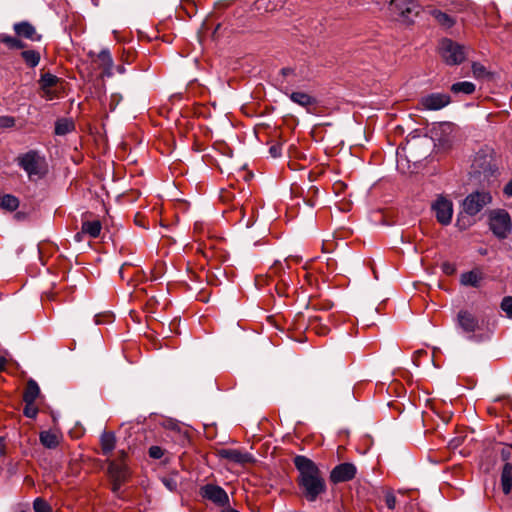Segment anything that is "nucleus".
I'll use <instances>...</instances> for the list:
<instances>
[{"label": "nucleus", "instance_id": "obj_4", "mask_svg": "<svg viewBox=\"0 0 512 512\" xmlns=\"http://www.w3.org/2000/svg\"><path fill=\"white\" fill-rule=\"evenodd\" d=\"M388 9L396 20L412 23L419 15L421 6L416 0H391Z\"/></svg>", "mask_w": 512, "mask_h": 512}, {"label": "nucleus", "instance_id": "obj_17", "mask_svg": "<svg viewBox=\"0 0 512 512\" xmlns=\"http://www.w3.org/2000/svg\"><path fill=\"white\" fill-rule=\"evenodd\" d=\"M40 395V388L36 381L30 379L27 382L25 391L23 393V400L25 403H35L36 399Z\"/></svg>", "mask_w": 512, "mask_h": 512}, {"label": "nucleus", "instance_id": "obj_5", "mask_svg": "<svg viewBox=\"0 0 512 512\" xmlns=\"http://www.w3.org/2000/svg\"><path fill=\"white\" fill-rule=\"evenodd\" d=\"M489 228L498 239H506L512 230L509 213L504 209H494L488 214Z\"/></svg>", "mask_w": 512, "mask_h": 512}, {"label": "nucleus", "instance_id": "obj_28", "mask_svg": "<svg viewBox=\"0 0 512 512\" xmlns=\"http://www.w3.org/2000/svg\"><path fill=\"white\" fill-rule=\"evenodd\" d=\"M58 81V78L50 73H44L40 79V86L42 90L47 91L49 88L54 86Z\"/></svg>", "mask_w": 512, "mask_h": 512}, {"label": "nucleus", "instance_id": "obj_14", "mask_svg": "<svg viewBox=\"0 0 512 512\" xmlns=\"http://www.w3.org/2000/svg\"><path fill=\"white\" fill-rule=\"evenodd\" d=\"M15 33L31 41H40L41 36L36 32L35 27L26 21L14 24Z\"/></svg>", "mask_w": 512, "mask_h": 512}, {"label": "nucleus", "instance_id": "obj_41", "mask_svg": "<svg viewBox=\"0 0 512 512\" xmlns=\"http://www.w3.org/2000/svg\"><path fill=\"white\" fill-rule=\"evenodd\" d=\"M270 153L273 157H278L280 155V151H279V148L276 147V146H272L270 148Z\"/></svg>", "mask_w": 512, "mask_h": 512}, {"label": "nucleus", "instance_id": "obj_20", "mask_svg": "<svg viewBox=\"0 0 512 512\" xmlns=\"http://www.w3.org/2000/svg\"><path fill=\"white\" fill-rule=\"evenodd\" d=\"M40 442L46 448L53 449L59 444V435L52 431H43L40 433Z\"/></svg>", "mask_w": 512, "mask_h": 512}, {"label": "nucleus", "instance_id": "obj_25", "mask_svg": "<svg viewBox=\"0 0 512 512\" xmlns=\"http://www.w3.org/2000/svg\"><path fill=\"white\" fill-rule=\"evenodd\" d=\"M0 205L8 211H14L19 206V200L15 196L7 194L1 198Z\"/></svg>", "mask_w": 512, "mask_h": 512}, {"label": "nucleus", "instance_id": "obj_29", "mask_svg": "<svg viewBox=\"0 0 512 512\" xmlns=\"http://www.w3.org/2000/svg\"><path fill=\"white\" fill-rule=\"evenodd\" d=\"M35 512H53L50 504L43 498H36L33 502Z\"/></svg>", "mask_w": 512, "mask_h": 512}, {"label": "nucleus", "instance_id": "obj_30", "mask_svg": "<svg viewBox=\"0 0 512 512\" xmlns=\"http://www.w3.org/2000/svg\"><path fill=\"white\" fill-rule=\"evenodd\" d=\"M472 73L475 78H484L488 74L485 66L480 63H473Z\"/></svg>", "mask_w": 512, "mask_h": 512}, {"label": "nucleus", "instance_id": "obj_16", "mask_svg": "<svg viewBox=\"0 0 512 512\" xmlns=\"http://www.w3.org/2000/svg\"><path fill=\"white\" fill-rule=\"evenodd\" d=\"M100 445L103 455L109 456L115 448L116 438L112 432H103L100 437Z\"/></svg>", "mask_w": 512, "mask_h": 512}, {"label": "nucleus", "instance_id": "obj_1", "mask_svg": "<svg viewBox=\"0 0 512 512\" xmlns=\"http://www.w3.org/2000/svg\"><path fill=\"white\" fill-rule=\"evenodd\" d=\"M294 464L299 471V486L304 497L315 501L326 490V484L315 463L305 456H296Z\"/></svg>", "mask_w": 512, "mask_h": 512}, {"label": "nucleus", "instance_id": "obj_12", "mask_svg": "<svg viewBox=\"0 0 512 512\" xmlns=\"http://www.w3.org/2000/svg\"><path fill=\"white\" fill-rule=\"evenodd\" d=\"M356 475V467L351 463H342L334 467L330 474V480L333 483L346 482L353 479Z\"/></svg>", "mask_w": 512, "mask_h": 512}, {"label": "nucleus", "instance_id": "obj_40", "mask_svg": "<svg viewBox=\"0 0 512 512\" xmlns=\"http://www.w3.org/2000/svg\"><path fill=\"white\" fill-rule=\"evenodd\" d=\"M6 445L3 438H0V457L5 454Z\"/></svg>", "mask_w": 512, "mask_h": 512}, {"label": "nucleus", "instance_id": "obj_22", "mask_svg": "<svg viewBox=\"0 0 512 512\" xmlns=\"http://www.w3.org/2000/svg\"><path fill=\"white\" fill-rule=\"evenodd\" d=\"M290 99L303 107L314 105L316 100L307 93L304 92H293L290 95Z\"/></svg>", "mask_w": 512, "mask_h": 512}, {"label": "nucleus", "instance_id": "obj_8", "mask_svg": "<svg viewBox=\"0 0 512 512\" xmlns=\"http://www.w3.org/2000/svg\"><path fill=\"white\" fill-rule=\"evenodd\" d=\"M435 216L439 223L448 225L451 222L453 215L452 202L444 197H439L432 205Z\"/></svg>", "mask_w": 512, "mask_h": 512}, {"label": "nucleus", "instance_id": "obj_7", "mask_svg": "<svg viewBox=\"0 0 512 512\" xmlns=\"http://www.w3.org/2000/svg\"><path fill=\"white\" fill-rule=\"evenodd\" d=\"M440 52L444 61L449 65L460 64L465 59L464 48L448 39L441 42Z\"/></svg>", "mask_w": 512, "mask_h": 512}, {"label": "nucleus", "instance_id": "obj_15", "mask_svg": "<svg viewBox=\"0 0 512 512\" xmlns=\"http://www.w3.org/2000/svg\"><path fill=\"white\" fill-rule=\"evenodd\" d=\"M221 455L235 463L244 464L252 460V456L248 453H243L237 449L223 450Z\"/></svg>", "mask_w": 512, "mask_h": 512}, {"label": "nucleus", "instance_id": "obj_2", "mask_svg": "<svg viewBox=\"0 0 512 512\" xmlns=\"http://www.w3.org/2000/svg\"><path fill=\"white\" fill-rule=\"evenodd\" d=\"M126 452L120 451L118 458L115 460H108V476L112 482V491L117 493L121 486L130 478V470L125 462Z\"/></svg>", "mask_w": 512, "mask_h": 512}, {"label": "nucleus", "instance_id": "obj_13", "mask_svg": "<svg viewBox=\"0 0 512 512\" xmlns=\"http://www.w3.org/2000/svg\"><path fill=\"white\" fill-rule=\"evenodd\" d=\"M459 327L467 333H473L479 328L478 319L469 311L461 310L457 315Z\"/></svg>", "mask_w": 512, "mask_h": 512}, {"label": "nucleus", "instance_id": "obj_44", "mask_svg": "<svg viewBox=\"0 0 512 512\" xmlns=\"http://www.w3.org/2000/svg\"><path fill=\"white\" fill-rule=\"evenodd\" d=\"M222 512H239V511L229 508V509L223 510Z\"/></svg>", "mask_w": 512, "mask_h": 512}, {"label": "nucleus", "instance_id": "obj_19", "mask_svg": "<svg viewBox=\"0 0 512 512\" xmlns=\"http://www.w3.org/2000/svg\"><path fill=\"white\" fill-rule=\"evenodd\" d=\"M501 484L504 494H509L512 489V465L506 463L501 475Z\"/></svg>", "mask_w": 512, "mask_h": 512}, {"label": "nucleus", "instance_id": "obj_42", "mask_svg": "<svg viewBox=\"0 0 512 512\" xmlns=\"http://www.w3.org/2000/svg\"><path fill=\"white\" fill-rule=\"evenodd\" d=\"M7 360L4 357H0V372L6 367Z\"/></svg>", "mask_w": 512, "mask_h": 512}, {"label": "nucleus", "instance_id": "obj_33", "mask_svg": "<svg viewBox=\"0 0 512 512\" xmlns=\"http://www.w3.org/2000/svg\"><path fill=\"white\" fill-rule=\"evenodd\" d=\"M15 125V119L12 116H0V128H11Z\"/></svg>", "mask_w": 512, "mask_h": 512}, {"label": "nucleus", "instance_id": "obj_34", "mask_svg": "<svg viewBox=\"0 0 512 512\" xmlns=\"http://www.w3.org/2000/svg\"><path fill=\"white\" fill-rule=\"evenodd\" d=\"M164 455V450L159 446L149 448V456L153 459H160Z\"/></svg>", "mask_w": 512, "mask_h": 512}, {"label": "nucleus", "instance_id": "obj_26", "mask_svg": "<svg viewBox=\"0 0 512 512\" xmlns=\"http://www.w3.org/2000/svg\"><path fill=\"white\" fill-rule=\"evenodd\" d=\"M74 125L72 121L67 119H61L56 122L55 133L57 135H65L73 129Z\"/></svg>", "mask_w": 512, "mask_h": 512}, {"label": "nucleus", "instance_id": "obj_46", "mask_svg": "<svg viewBox=\"0 0 512 512\" xmlns=\"http://www.w3.org/2000/svg\"><path fill=\"white\" fill-rule=\"evenodd\" d=\"M19 512H31L29 509L27 510H20Z\"/></svg>", "mask_w": 512, "mask_h": 512}, {"label": "nucleus", "instance_id": "obj_18", "mask_svg": "<svg viewBox=\"0 0 512 512\" xmlns=\"http://www.w3.org/2000/svg\"><path fill=\"white\" fill-rule=\"evenodd\" d=\"M82 233L88 235L91 238H97L100 235L102 225L100 221H85L82 223Z\"/></svg>", "mask_w": 512, "mask_h": 512}, {"label": "nucleus", "instance_id": "obj_23", "mask_svg": "<svg viewBox=\"0 0 512 512\" xmlns=\"http://www.w3.org/2000/svg\"><path fill=\"white\" fill-rule=\"evenodd\" d=\"M21 56L25 63L31 68L36 67L40 62V53L36 50H24Z\"/></svg>", "mask_w": 512, "mask_h": 512}, {"label": "nucleus", "instance_id": "obj_11", "mask_svg": "<svg viewBox=\"0 0 512 512\" xmlns=\"http://www.w3.org/2000/svg\"><path fill=\"white\" fill-rule=\"evenodd\" d=\"M202 497L212 501L217 505H225L228 503L229 498L223 488L213 484H207L201 488Z\"/></svg>", "mask_w": 512, "mask_h": 512}, {"label": "nucleus", "instance_id": "obj_39", "mask_svg": "<svg viewBox=\"0 0 512 512\" xmlns=\"http://www.w3.org/2000/svg\"><path fill=\"white\" fill-rule=\"evenodd\" d=\"M504 194L508 197H512V179L505 185Z\"/></svg>", "mask_w": 512, "mask_h": 512}, {"label": "nucleus", "instance_id": "obj_43", "mask_svg": "<svg viewBox=\"0 0 512 512\" xmlns=\"http://www.w3.org/2000/svg\"><path fill=\"white\" fill-rule=\"evenodd\" d=\"M83 235H84V233H82V231H81V232H79V233H77V234L75 235V240H76L77 242H80V241L82 240Z\"/></svg>", "mask_w": 512, "mask_h": 512}, {"label": "nucleus", "instance_id": "obj_45", "mask_svg": "<svg viewBox=\"0 0 512 512\" xmlns=\"http://www.w3.org/2000/svg\"><path fill=\"white\" fill-rule=\"evenodd\" d=\"M118 71H119L120 73H123V72H124V68H123V67H119V68H118Z\"/></svg>", "mask_w": 512, "mask_h": 512}, {"label": "nucleus", "instance_id": "obj_3", "mask_svg": "<svg viewBox=\"0 0 512 512\" xmlns=\"http://www.w3.org/2000/svg\"><path fill=\"white\" fill-rule=\"evenodd\" d=\"M17 162L32 181L42 178L46 173L45 159L36 151L32 150L20 155Z\"/></svg>", "mask_w": 512, "mask_h": 512}, {"label": "nucleus", "instance_id": "obj_6", "mask_svg": "<svg viewBox=\"0 0 512 512\" xmlns=\"http://www.w3.org/2000/svg\"><path fill=\"white\" fill-rule=\"evenodd\" d=\"M492 201L489 192L476 191L469 194L463 201V210L466 214L474 216Z\"/></svg>", "mask_w": 512, "mask_h": 512}, {"label": "nucleus", "instance_id": "obj_10", "mask_svg": "<svg viewBox=\"0 0 512 512\" xmlns=\"http://www.w3.org/2000/svg\"><path fill=\"white\" fill-rule=\"evenodd\" d=\"M450 96L445 93H431L423 96L420 104L426 110H439L450 103Z\"/></svg>", "mask_w": 512, "mask_h": 512}, {"label": "nucleus", "instance_id": "obj_36", "mask_svg": "<svg viewBox=\"0 0 512 512\" xmlns=\"http://www.w3.org/2000/svg\"><path fill=\"white\" fill-rule=\"evenodd\" d=\"M385 502H386V505L389 509H394L395 508V505H396V497L392 494H388L386 497H385Z\"/></svg>", "mask_w": 512, "mask_h": 512}, {"label": "nucleus", "instance_id": "obj_31", "mask_svg": "<svg viewBox=\"0 0 512 512\" xmlns=\"http://www.w3.org/2000/svg\"><path fill=\"white\" fill-rule=\"evenodd\" d=\"M501 309L506 313L507 317L512 318V296H506L502 299Z\"/></svg>", "mask_w": 512, "mask_h": 512}, {"label": "nucleus", "instance_id": "obj_35", "mask_svg": "<svg viewBox=\"0 0 512 512\" xmlns=\"http://www.w3.org/2000/svg\"><path fill=\"white\" fill-rule=\"evenodd\" d=\"M162 483L168 488L170 491H175L177 489V482L173 478H163Z\"/></svg>", "mask_w": 512, "mask_h": 512}, {"label": "nucleus", "instance_id": "obj_24", "mask_svg": "<svg viewBox=\"0 0 512 512\" xmlns=\"http://www.w3.org/2000/svg\"><path fill=\"white\" fill-rule=\"evenodd\" d=\"M451 91L453 93H464L468 95L475 91V85L468 81L458 82L451 86Z\"/></svg>", "mask_w": 512, "mask_h": 512}, {"label": "nucleus", "instance_id": "obj_38", "mask_svg": "<svg viewBox=\"0 0 512 512\" xmlns=\"http://www.w3.org/2000/svg\"><path fill=\"white\" fill-rule=\"evenodd\" d=\"M502 457L504 460H507L512 455V447L507 446L502 449Z\"/></svg>", "mask_w": 512, "mask_h": 512}, {"label": "nucleus", "instance_id": "obj_9", "mask_svg": "<svg viewBox=\"0 0 512 512\" xmlns=\"http://www.w3.org/2000/svg\"><path fill=\"white\" fill-rule=\"evenodd\" d=\"M93 63L97 65L99 69L102 70V75L110 77L113 75V59L109 49H102L99 53H90L89 54Z\"/></svg>", "mask_w": 512, "mask_h": 512}, {"label": "nucleus", "instance_id": "obj_27", "mask_svg": "<svg viewBox=\"0 0 512 512\" xmlns=\"http://www.w3.org/2000/svg\"><path fill=\"white\" fill-rule=\"evenodd\" d=\"M0 42L6 44L11 49H21L24 48V43L17 39L16 37L1 35Z\"/></svg>", "mask_w": 512, "mask_h": 512}, {"label": "nucleus", "instance_id": "obj_21", "mask_svg": "<svg viewBox=\"0 0 512 512\" xmlns=\"http://www.w3.org/2000/svg\"><path fill=\"white\" fill-rule=\"evenodd\" d=\"M481 279L482 275L479 271H469L461 275L460 281L465 286L478 287Z\"/></svg>", "mask_w": 512, "mask_h": 512}, {"label": "nucleus", "instance_id": "obj_37", "mask_svg": "<svg viewBox=\"0 0 512 512\" xmlns=\"http://www.w3.org/2000/svg\"><path fill=\"white\" fill-rule=\"evenodd\" d=\"M437 18L440 22L447 24L449 26L452 25V23H453L452 20L450 19V17L445 13L439 12L437 15Z\"/></svg>", "mask_w": 512, "mask_h": 512}, {"label": "nucleus", "instance_id": "obj_32", "mask_svg": "<svg viewBox=\"0 0 512 512\" xmlns=\"http://www.w3.org/2000/svg\"><path fill=\"white\" fill-rule=\"evenodd\" d=\"M23 412L26 417L35 418L38 414V407L35 405V403H25Z\"/></svg>", "mask_w": 512, "mask_h": 512}]
</instances>
